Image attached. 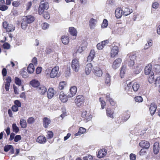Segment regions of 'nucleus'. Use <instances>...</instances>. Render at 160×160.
I'll list each match as a JSON object with an SVG mask.
<instances>
[{"label":"nucleus","instance_id":"nucleus-1","mask_svg":"<svg viewBox=\"0 0 160 160\" xmlns=\"http://www.w3.org/2000/svg\"><path fill=\"white\" fill-rule=\"evenodd\" d=\"M140 88V84L137 82L133 81L130 82L124 88L126 92L129 95L133 94V90L134 92H136Z\"/></svg>","mask_w":160,"mask_h":160},{"label":"nucleus","instance_id":"nucleus-2","mask_svg":"<svg viewBox=\"0 0 160 160\" xmlns=\"http://www.w3.org/2000/svg\"><path fill=\"white\" fill-rule=\"evenodd\" d=\"M59 67L58 66H55L51 70L47 69L45 71L47 74H49L50 77L52 78L58 77L59 76L58 74Z\"/></svg>","mask_w":160,"mask_h":160},{"label":"nucleus","instance_id":"nucleus-3","mask_svg":"<svg viewBox=\"0 0 160 160\" xmlns=\"http://www.w3.org/2000/svg\"><path fill=\"white\" fill-rule=\"evenodd\" d=\"M130 116V113L128 111H126L123 113L118 118L117 122L120 123L127 120Z\"/></svg>","mask_w":160,"mask_h":160},{"label":"nucleus","instance_id":"nucleus-4","mask_svg":"<svg viewBox=\"0 0 160 160\" xmlns=\"http://www.w3.org/2000/svg\"><path fill=\"white\" fill-rule=\"evenodd\" d=\"M71 67L74 71L78 72L80 68V63L78 59L74 58L72 60L71 63Z\"/></svg>","mask_w":160,"mask_h":160},{"label":"nucleus","instance_id":"nucleus-5","mask_svg":"<svg viewBox=\"0 0 160 160\" xmlns=\"http://www.w3.org/2000/svg\"><path fill=\"white\" fill-rule=\"evenodd\" d=\"M2 26L6 32H12L15 29V27L13 25L8 23L6 21H4L3 22Z\"/></svg>","mask_w":160,"mask_h":160},{"label":"nucleus","instance_id":"nucleus-6","mask_svg":"<svg viewBox=\"0 0 160 160\" xmlns=\"http://www.w3.org/2000/svg\"><path fill=\"white\" fill-rule=\"evenodd\" d=\"M119 52V48L118 46L114 45L111 49L110 52L111 57L112 58L115 57L117 55Z\"/></svg>","mask_w":160,"mask_h":160},{"label":"nucleus","instance_id":"nucleus-7","mask_svg":"<svg viewBox=\"0 0 160 160\" xmlns=\"http://www.w3.org/2000/svg\"><path fill=\"white\" fill-rule=\"evenodd\" d=\"M84 97L82 95H79L76 97L75 102L78 106H80L84 102Z\"/></svg>","mask_w":160,"mask_h":160},{"label":"nucleus","instance_id":"nucleus-8","mask_svg":"<svg viewBox=\"0 0 160 160\" xmlns=\"http://www.w3.org/2000/svg\"><path fill=\"white\" fill-rule=\"evenodd\" d=\"M94 75L96 77H100L102 76V71L99 67H95L93 70Z\"/></svg>","mask_w":160,"mask_h":160},{"label":"nucleus","instance_id":"nucleus-9","mask_svg":"<svg viewBox=\"0 0 160 160\" xmlns=\"http://www.w3.org/2000/svg\"><path fill=\"white\" fill-rule=\"evenodd\" d=\"M108 40H105L98 43L97 45V47L98 50H102L105 46L108 44Z\"/></svg>","mask_w":160,"mask_h":160},{"label":"nucleus","instance_id":"nucleus-10","mask_svg":"<svg viewBox=\"0 0 160 160\" xmlns=\"http://www.w3.org/2000/svg\"><path fill=\"white\" fill-rule=\"evenodd\" d=\"M122 59L120 58H118L115 60L113 62L112 67L114 69L119 67L122 62Z\"/></svg>","mask_w":160,"mask_h":160},{"label":"nucleus","instance_id":"nucleus-11","mask_svg":"<svg viewBox=\"0 0 160 160\" xmlns=\"http://www.w3.org/2000/svg\"><path fill=\"white\" fill-rule=\"evenodd\" d=\"M38 92L41 95H44L47 92V89L44 86L40 85L36 89Z\"/></svg>","mask_w":160,"mask_h":160},{"label":"nucleus","instance_id":"nucleus-12","mask_svg":"<svg viewBox=\"0 0 160 160\" xmlns=\"http://www.w3.org/2000/svg\"><path fill=\"white\" fill-rule=\"evenodd\" d=\"M23 18L24 21L27 22L28 24L32 23L35 20L34 17L32 15L24 16Z\"/></svg>","mask_w":160,"mask_h":160},{"label":"nucleus","instance_id":"nucleus-13","mask_svg":"<svg viewBox=\"0 0 160 160\" xmlns=\"http://www.w3.org/2000/svg\"><path fill=\"white\" fill-rule=\"evenodd\" d=\"M59 98L61 101L63 102H66L69 98V96H67L63 92H61L59 96Z\"/></svg>","mask_w":160,"mask_h":160},{"label":"nucleus","instance_id":"nucleus-14","mask_svg":"<svg viewBox=\"0 0 160 160\" xmlns=\"http://www.w3.org/2000/svg\"><path fill=\"white\" fill-rule=\"evenodd\" d=\"M139 146L144 148L148 149L150 146L149 142L147 141L142 140L139 143Z\"/></svg>","mask_w":160,"mask_h":160},{"label":"nucleus","instance_id":"nucleus-15","mask_svg":"<svg viewBox=\"0 0 160 160\" xmlns=\"http://www.w3.org/2000/svg\"><path fill=\"white\" fill-rule=\"evenodd\" d=\"M107 153V150L104 148H102L98 151L97 155V157L99 158H103L106 155Z\"/></svg>","mask_w":160,"mask_h":160},{"label":"nucleus","instance_id":"nucleus-16","mask_svg":"<svg viewBox=\"0 0 160 160\" xmlns=\"http://www.w3.org/2000/svg\"><path fill=\"white\" fill-rule=\"evenodd\" d=\"M95 55V52L94 49H92L90 52L89 56L87 57V61L91 62L93 60Z\"/></svg>","mask_w":160,"mask_h":160},{"label":"nucleus","instance_id":"nucleus-17","mask_svg":"<svg viewBox=\"0 0 160 160\" xmlns=\"http://www.w3.org/2000/svg\"><path fill=\"white\" fill-rule=\"evenodd\" d=\"M157 108V106L154 103H151L149 108V111L151 115H153L155 113Z\"/></svg>","mask_w":160,"mask_h":160},{"label":"nucleus","instance_id":"nucleus-18","mask_svg":"<svg viewBox=\"0 0 160 160\" xmlns=\"http://www.w3.org/2000/svg\"><path fill=\"white\" fill-rule=\"evenodd\" d=\"M122 10L121 8H116L115 11V16L117 18H120L122 15Z\"/></svg>","mask_w":160,"mask_h":160},{"label":"nucleus","instance_id":"nucleus-19","mask_svg":"<svg viewBox=\"0 0 160 160\" xmlns=\"http://www.w3.org/2000/svg\"><path fill=\"white\" fill-rule=\"evenodd\" d=\"M152 66L150 63L148 64L147 66H146L144 69L145 73L146 75H149L151 73H153L152 71Z\"/></svg>","mask_w":160,"mask_h":160},{"label":"nucleus","instance_id":"nucleus-20","mask_svg":"<svg viewBox=\"0 0 160 160\" xmlns=\"http://www.w3.org/2000/svg\"><path fill=\"white\" fill-rule=\"evenodd\" d=\"M70 93L68 94L69 98H72L74 96L77 92V88L76 86L72 87L70 90Z\"/></svg>","mask_w":160,"mask_h":160},{"label":"nucleus","instance_id":"nucleus-21","mask_svg":"<svg viewBox=\"0 0 160 160\" xmlns=\"http://www.w3.org/2000/svg\"><path fill=\"white\" fill-rule=\"evenodd\" d=\"M111 77L109 74L108 73H106L105 76V84L107 86H110L111 84Z\"/></svg>","mask_w":160,"mask_h":160},{"label":"nucleus","instance_id":"nucleus-22","mask_svg":"<svg viewBox=\"0 0 160 160\" xmlns=\"http://www.w3.org/2000/svg\"><path fill=\"white\" fill-rule=\"evenodd\" d=\"M55 91L52 88H49L48 89L47 96L48 98L51 99L52 98L54 94Z\"/></svg>","mask_w":160,"mask_h":160},{"label":"nucleus","instance_id":"nucleus-23","mask_svg":"<svg viewBox=\"0 0 160 160\" xmlns=\"http://www.w3.org/2000/svg\"><path fill=\"white\" fill-rule=\"evenodd\" d=\"M51 120L49 118L45 117L43 119V127L45 128H48V125L51 123Z\"/></svg>","mask_w":160,"mask_h":160},{"label":"nucleus","instance_id":"nucleus-24","mask_svg":"<svg viewBox=\"0 0 160 160\" xmlns=\"http://www.w3.org/2000/svg\"><path fill=\"white\" fill-rule=\"evenodd\" d=\"M6 81L5 82V89L7 91H8L9 90V87L10 86V83L12 81L11 78L10 76L7 77L6 79Z\"/></svg>","mask_w":160,"mask_h":160},{"label":"nucleus","instance_id":"nucleus-25","mask_svg":"<svg viewBox=\"0 0 160 160\" xmlns=\"http://www.w3.org/2000/svg\"><path fill=\"white\" fill-rule=\"evenodd\" d=\"M36 141L41 144H44L46 142V138L43 136H40L38 137Z\"/></svg>","mask_w":160,"mask_h":160},{"label":"nucleus","instance_id":"nucleus-26","mask_svg":"<svg viewBox=\"0 0 160 160\" xmlns=\"http://www.w3.org/2000/svg\"><path fill=\"white\" fill-rule=\"evenodd\" d=\"M92 66L91 63H88L86 65L85 68V72L87 75L89 74L91 72Z\"/></svg>","mask_w":160,"mask_h":160},{"label":"nucleus","instance_id":"nucleus-27","mask_svg":"<svg viewBox=\"0 0 160 160\" xmlns=\"http://www.w3.org/2000/svg\"><path fill=\"white\" fill-rule=\"evenodd\" d=\"M106 114L108 117L113 118L114 116L113 114L114 112L113 110H112L110 108H108L106 109Z\"/></svg>","mask_w":160,"mask_h":160},{"label":"nucleus","instance_id":"nucleus-28","mask_svg":"<svg viewBox=\"0 0 160 160\" xmlns=\"http://www.w3.org/2000/svg\"><path fill=\"white\" fill-rule=\"evenodd\" d=\"M69 32L70 34L72 36H77V32L76 29L73 27H70L69 28Z\"/></svg>","mask_w":160,"mask_h":160},{"label":"nucleus","instance_id":"nucleus-29","mask_svg":"<svg viewBox=\"0 0 160 160\" xmlns=\"http://www.w3.org/2000/svg\"><path fill=\"white\" fill-rule=\"evenodd\" d=\"M30 84L33 87L38 88L40 85L39 82L35 79H33L30 82Z\"/></svg>","mask_w":160,"mask_h":160},{"label":"nucleus","instance_id":"nucleus-30","mask_svg":"<svg viewBox=\"0 0 160 160\" xmlns=\"http://www.w3.org/2000/svg\"><path fill=\"white\" fill-rule=\"evenodd\" d=\"M97 20L94 19L93 18H91L89 21V24L90 28L91 29L95 27Z\"/></svg>","mask_w":160,"mask_h":160},{"label":"nucleus","instance_id":"nucleus-31","mask_svg":"<svg viewBox=\"0 0 160 160\" xmlns=\"http://www.w3.org/2000/svg\"><path fill=\"white\" fill-rule=\"evenodd\" d=\"M86 132V129L85 128L81 127L79 128L78 132L75 133L74 135L75 136H80L81 135L85 133Z\"/></svg>","mask_w":160,"mask_h":160},{"label":"nucleus","instance_id":"nucleus-32","mask_svg":"<svg viewBox=\"0 0 160 160\" xmlns=\"http://www.w3.org/2000/svg\"><path fill=\"white\" fill-rule=\"evenodd\" d=\"M27 70L28 73L31 74L34 71V67L32 63H30L28 67Z\"/></svg>","mask_w":160,"mask_h":160},{"label":"nucleus","instance_id":"nucleus-33","mask_svg":"<svg viewBox=\"0 0 160 160\" xmlns=\"http://www.w3.org/2000/svg\"><path fill=\"white\" fill-rule=\"evenodd\" d=\"M159 143L157 142L155 143L153 145V152L154 153L157 154L159 152Z\"/></svg>","mask_w":160,"mask_h":160},{"label":"nucleus","instance_id":"nucleus-34","mask_svg":"<svg viewBox=\"0 0 160 160\" xmlns=\"http://www.w3.org/2000/svg\"><path fill=\"white\" fill-rule=\"evenodd\" d=\"M61 39L62 42L64 44H67L69 42V38L68 36H63Z\"/></svg>","mask_w":160,"mask_h":160},{"label":"nucleus","instance_id":"nucleus-35","mask_svg":"<svg viewBox=\"0 0 160 160\" xmlns=\"http://www.w3.org/2000/svg\"><path fill=\"white\" fill-rule=\"evenodd\" d=\"M133 11L132 9H130L129 8H126L123 11V15L125 16H127L130 14Z\"/></svg>","mask_w":160,"mask_h":160},{"label":"nucleus","instance_id":"nucleus-36","mask_svg":"<svg viewBox=\"0 0 160 160\" xmlns=\"http://www.w3.org/2000/svg\"><path fill=\"white\" fill-rule=\"evenodd\" d=\"M130 58V61L128 62V65L129 66H132L134 64V59H135L136 56L134 55H131Z\"/></svg>","mask_w":160,"mask_h":160},{"label":"nucleus","instance_id":"nucleus-37","mask_svg":"<svg viewBox=\"0 0 160 160\" xmlns=\"http://www.w3.org/2000/svg\"><path fill=\"white\" fill-rule=\"evenodd\" d=\"M20 73L21 75L24 78H26L28 76V74L26 72L25 68L22 69L20 71Z\"/></svg>","mask_w":160,"mask_h":160},{"label":"nucleus","instance_id":"nucleus-38","mask_svg":"<svg viewBox=\"0 0 160 160\" xmlns=\"http://www.w3.org/2000/svg\"><path fill=\"white\" fill-rule=\"evenodd\" d=\"M66 86V82L65 81L60 82L59 84L58 88L60 90H62Z\"/></svg>","mask_w":160,"mask_h":160},{"label":"nucleus","instance_id":"nucleus-39","mask_svg":"<svg viewBox=\"0 0 160 160\" xmlns=\"http://www.w3.org/2000/svg\"><path fill=\"white\" fill-rule=\"evenodd\" d=\"M20 125L22 128H25L27 127V123L25 120L21 119L20 120Z\"/></svg>","mask_w":160,"mask_h":160},{"label":"nucleus","instance_id":"nucleus-40","mask_svg":"<svg viewBox=\"0 0 160 160\" xmlns=\"http://www.w3.org/2000/svg\"><path fill=\"white\" fill-rule=\"evenodd\" d=\"M152 44V41L151 39H150L149 41H148L147 43L144 46V49H148L150 47Z\"/></svg>","mask_w":160,"mask_h":160},{"label":"nucleus","instance_id":"nucleus-41","mask_svg":"<svg viewBox=\"0 0 160 160\" xmlns=\"http://www.w3.org/2000/svg\"><path fill=\"white\" fill-rule=\"evenodd\" d=\"M28 23L26 21L24 20V19L22 18V21L21 23V27L23 29H25L27 27Z\"/></svg>","mask_w":160,"mask_h":160},{"label":"nucleus","instance_id":"nucleus-42","mask_svg":"<svg viewBox=\"0 0 160 160\" xmlns=\"http://www.w3.org/2000/svg\"><path fill=\"white\" fill-rule=\"evenodd\" d=\"M99 100L100 102L101 108L102 109H103L106 106V102L104 100H103V98L102 97L99 98Z\"/></svg>","mask_w":160,"mask_h":160},{"label":"nucleus","instance_id":"nucleus-43","mask_svg":"<svg viewBox=\"0 0 160 160\" xmlns=\"http://www.w3.org/2000/svg\"><path fill=\"white\" fill-rule=\"evenodd\" d=\"M155 84L156 86H159V92H160V77L157 78L155 81Z\"/></svg>","mask_w":160,"mask_h":160},{"label":"nucleus","instance_id":"nucleus-44","mask_svg":"<svg viewBox=\"0 0 160 160\" xmlns=\"http://www.w3.org/2000/svg\"><path fill=\"white\" fill-rule=\"evenodd\" d=\"M12 128L13 131L16 133L18 132L19 131L18 128L17 126L16 123H13L12 124Z\"/></svg>","mask_w":160,"mask_h":160},{"label":"nucleus","instance_id":"nucleus-45","mask_svg":"<svg viewBox=\"0 0 160 160\" xmlns=\"http://www.w3.org/2000/svg\"><path fill=\"white\" fill-rule=\"evenodd\" d=\"M134 99L136 102H142L143 100L142 97L139 96L135 97Z\"/></svg>","mask_w":160,"mask_h":160},{"label":"nucleus","instance_id":"nucleus-46","mask_svg":"<svg viewBox=\"0 0 160 160\" xmlns=\"http://www.w3.org/2000/svg\"><path fill=\"white\" fill-rule=\"evenodd\" d=\"M148 81L149 82L151 83H152L154 82V78L153 73L152 74L151 73V75L149 76L148 78Z\"/></svg>","mask_w":160,"mask_h":160},{"label":"nucleus","instance_id":"nucleus-47","mask_svg":"<svg viewBox=\"0 0 160 160\" xmlns=\"http://www.w3.org/2000/svg\"><path fill=\"white\" fill-rule=\"evenodd\" d=\"M15 83L18 86H20L22 82L21 79L17 77H15Z\"/></svg>","mask_w":160,"mask_h":160},{"label":"nucleus","instance_id":"nucleus-48","mask_svg":"<svg viewBox=\"0 0 160 160\" xmlns=\"http://www.w3.org/2000/svg\"><path fill=\"white\" fill-rule=\"evenodd\" d=\"M108 21L106 19H104L103 20L102 23V24L101 27L102 28H105L107 27L108 26Z\"/></svg>","mask_w":160,"mask_h":160},{"label":"nucleus","instance_id":"nucleus-49","mask_svg":"<svg viewBox=\"0 0 160 160\" xmlns=\"http://www.w3.org/2000/svg\"><path fill=\"white\" fill-rule=\"evenodd\" d=\"M47 137L48 139H51L53 138V133L52 131H49L47 132Z\"/></svg>","mask_w":160,"mask_h":160},{"label":"nucleus","instance_id":"nucleus-50","mask_svg":"<svg viewBox=\"0 0 160 160\" xmlns=\"http://www.w3.org/2000/svg\"><path fill=\"white\" fill-rule=\"evenodd\" d=\"M12 145H5L4 148V151L5 152H8L12 148Z\"/></svg>","mask_w":160,"mask_h":160},{"label":"nucleus","instance_id":"nucleus-51","mask_svg":"<svg viewBox=\"0 0 160 160\" xmlns=\"http://www.w3.org/2000/svg\"><path fill=\"white\" fill-rule=\"evenodd\" d=\"M2 47L4 49H8L10 48V45L8 43L6 42L3 44Z\"/></svg>","mask_w":160,"mask_h":160},{"label":"nucleus","instance_id":"nucleus-52","mask_svg":"<svg viewBox=\"0 0 160 160\" xmlns=\"http://www.w3.org/2000/svg\"><path fill=\"white\" fill-rule=\"evenodd\" d=\"M42 5H40L38 8V13L40 15L42 14L44 12V10Z\"/></svg>","mask_w":160,"mask_h":160},{"label":"nucleus","instance_id":"nucleus-53","mask_svg":"<svg viewBox=\"0 0 160 160\" xmlns=\"http://www.w3.org/2000/svg\"><path fill=\"white\" fill-rule=\"evenodd\" d=\"M42 6L43 8L46 10H47L48 8V3L47 2H45L40 4Z\"/></svg>","mask_w":160,"mask_h":160},{"label":"nucleus","instance_id":"nucleus-54","mask_svg":"<svg viewBox=\"0 0 160 160\" xmlns=\"http://www.w3.org/2000/svg\"><path fill=\"white\" fill-rule=\"evenodd\" d=\"M35 122V119L32 117H30L27 120V122L28 124H32Z\"/></svg>","mask_w":160,"mask_h":160},{"label":"nucleus","instance_id":"nucleus-55","mask_svg":"<svg viewBox=\"0 0 160 160\" xmlns=\"http://www.w3.org/2000/svg\"><path fill=\"white\" fill-rule=\"evenodd\" d=\"M92 157L89 154L88 155L83 158V160H92Z\"/></svg>","mask_w":160,"mask_h":160},{"label":"nucleus","instance_id":"nucleus-56","mask_svg":"<svg viewBox=\"0 0 160 160\" xmlns=\"http://www.w3.org/2000/svg\"><path fill=\"white\" fill-rule=\"evenodd\" d=\"M41 26L42 29L45 30L48 28L49 25L47 23L44 22L42 24Z\"/></svg>","mask_w":160,"mask_h":160},{"label":"nucleus","instance_id":"nucleus-57","mask_svg":"<svg viewBox=\"0 0 160 160\" xmlns=\"http://www.w3.org/2000/svg\"><path fill=\"white\" fill-rule=\"evenodd\" d=\"M70 68H67L65 72V76L66 77H68L70 75Z\"/></svg>","mask_w":160,"mask_h":160},{"label":"nucleus","instance_id":"nucleus-58","mask_svg":"<svg viewBox=\"0 0 160 160\" xmlns=\"http://www.w3.org/2000/svg\"><path fill=\"white\" fill-rule=\"evenodd\" d=\"M43 16L45 19H49L50 18L49 14L47 12H44L43 14Z\"/></svg>","mask_w":160,"mask_h":160},{"label":"nucleus","instance_id":"nucleus-59","mask_svg":"<svg viewBox=\"0 0 160 160\" xmlns=\"http://www.w3.org/2000/svg\"><path fill=\"white\" fill-rule=\"evenodd\" d=\"M22 137L20 135H17L15 137L14 141L15 142H17L21 139Z\"/></svg>","mask_w":160,"mask_h":160},{"label":"nucleus","instance_id":"nucleus-60","mask_svg":"<svg viewBox=\"0 0 160 160\" xmlns=\"http://www.w3.org/2000/svg\"><path fill=\"white\" fill-rule=\"evenodd\" d=\"M8 7L5 5H0V10L2 11H4L7 10Z\"/></svg>","mask_w":160,"mask_h":160},{"label":"nucleus","instance_id":"nucleus-61","mask_svg":"<svg viewBox=\"0 0 160 160\" xmlns=\"http://www.w3.org/2000/svg\"><path fill=\"white\" fill-rule=\"evenodd\" d=\"M32 5V3L31 2H28L26 5V9L27 10H28L30 8Z\"/></svg>","mask_w":160,"mask_h":160},{"label":"nucleus","instance_id":"nucleus-62","mask_svg":"<svg viewBox=\"0 0 160 160\" xmlns=\"http://www.w3.org/2000/svg\"><path fill=\"white\" fill-rule=\"evenodd\" d=\"M159 6V4L157 2H155L153 3L152 5V7L153 8L157 9Z\"/></svg>","mask_w":160,"mask_h":160},{"label":"nucleus","instance_id":"nucleus-63","mask_svg":"<svg viewBox=\"0 0 160 160\" xmlns=\"http://www.w3.org/2000/svg\"><path fill=\"white\" fill-rule=\"evenodd\" d=\"M20 4L19 2L17 1H14L12 3V6L15 7H18Z\"/></svg>","mask_w":160,"mask_h":160},{"label":"nucleus","instance_id":"nucleus-64","mask_svg":"<svg viewBox=\"0 0 160 160\" xmlns=\"http://www.w3.org/2000/svg\"><path fill=\"white\" fill-rule=\"evenodd\" d=\"M14 103L15 105L16 106L18 107H21V102L18 100H16L14 101Z\"/></svg>","mask_w":160,"mask_h":160}]
</instances>
